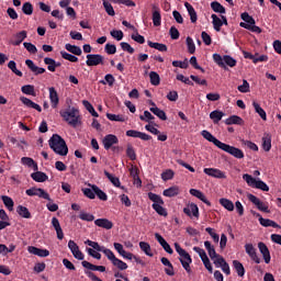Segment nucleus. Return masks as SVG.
<instances>
[{
    "label": "nucleus",
    "mask_w": 281,
    "mask_h": 281,
    "mask_svg": "<svg viewBox=\"0 0 281 281\" xmlns=\"http://www.w3.org/2000/svg\"><path fill=\"white\" fill-rule=\"evenodd\" d=\"M104 176L115 188H121L122 183L120 182V178L115 177L114 175L110 173L109 171H104Z\"/></svg>",
    "instance_id": "nucleus-50"
},
{
    "label": "nucleus",
    "mask_w": 281,
    "mask_h": 281,
    "mask_svg": "<svg viewBox=\"0 0 281 281\" xmlns=\"http://www.w3.org/2000/svg\"><path fill=\"white\" fill-rule=\"evenodd\" d=\"M25 65L31 71H33L35 76H41L42 74H45V68H41L34 65V61L32 59H26Z\"/></svg>",
    "instance_id": "nucleus-25"
},
{
    "label": "nucleus",
    "mask_w": 281,
    "mask_h": 281,
    "mask_svg": "<svg viewBox=\"0 0 281 281\" xmlns=\"http://www.w3.org/2000/svg\"><path fill=\"white\" fill-rule=\"evenodd\" d=\"M155 238L167 254H175L172 247H170V244H168V241L165 240L164 236H161L159 233H156Z\"/></svg>",
    "instance_id": "nucleus-23"
},
{
    "label": "nucleus",
    "mask_w": 281,
    "mask_h": 281,
    "mask_svg": "<svg viewBox=\"0 0 281 281\" xmlns=\"http://www.w3.org/2000/svg\"><path fill=\"white\" fill-rule=\"evenodd\" d=\"M65 49H67V52H70V54H75V56H82V48H80L79 46L66 44Z\"/></svg>",
    "instance_id": "nucleus-49"
},
{
    "label": "nucleus",
    "mask_w": 281,
    "mask_h": 281,
    "mask_svg": "<svg viewBox=\"0 0 281 281\" xmlns=\"http://www.w3.org/2000/svg\"><path fill=\"white\" fill-rule=\"evenodd\" d=\"M97 227H102V229H113V222L109 218H98L94 221Z\"/></svg>",
    "instance_id": "nucleus-30"
},
{
    "label": "nucleus",
    "mask_w": 281,
    "mask_h": 281,
    "mask_svg": "<svg viewBox=\"0 0 281 281\" xmlns=\"http://www.w3.org/2000/svg\"><path fill=\"white\" fill-rule=\"evenodd\" d=\"M150 113L156 115V117H159V120H162V122H166L168 120V116L166 115V112L158 106L156 108H149Z\"/></svg>",
    "instance_id": "nucleus-37"
},
{
    "label": "nucleus",
    "mask_w": 281,
    "mask_h": 281,
    "mask_svg": "<svg viewBox=\"0 0 281 281\" xmlns=\"http://www.w3.org/2000/svg\"><path fill=\"white\" fill-rule=\"evenodd\" d=\"M252 106L255 109V112L259 114V117H261L263 122H267V112L265 111V109H262V106H260L259 103L256 101L252 102Z\"/></svg>",
    "instance_id": "nucleus-44"
},
{
    "label": "nucleus",
    "mask_w": 281,
    "mask_h": 281,
    "mask_svg": "<svg viewBox=\"0 0 281 281\" xmlns=\"http://www.w3.org/2000/svg\"><path fill=\"white\" fill-rule=\"evenodd\" d=\"M27 38V32L21 31L14 35V41L12 42V45L19 46Z\"/></svg>",
    "instance_id": "nucleus-35"
},
{
    "label": "nucleus",
    "mask_w": 281,
    "mask_h": 281,
    "mask_svg": "<svg viewBox=\"0 0 281 281\" xmlns=\"http://www.w3.org/2000/svg\"><path fill=\"white\" fill-rule=\"evenodd\" d=\"M261 142V147L265 153H269V150H271V136L269 134H265Z\"/></svg>",
    "instance_id": "nucleus-38"
},
{
    "label": "nucleus",
    "mask_w": 281,
    "mask_h": 281,
    "mask_svg": "<svg viewBox=\"0 0 281 281\" xmlns=\"http://www.w3.org/2000/svg\"><path fill=\"white\" fill-rule=\"evenodd\" d=\"M184 8L188 11L191 23H196V21L199 20V16L196 15V11L194 10V7H192V4H190V2H186Z\"/></svg>",
    "instance_id": "nucleus-31"
},
{
    "label": "nucleus",
    "mask_w": 281,
    "mask_h": 281,
    "mask_svg": "<svg viewBox=\"0 0 281 281\" xmlns=\"http://www.w3.org/2000/svg\"><path fill=\"white\" fill-rule=\"evenodd\" d=\"M103 8L109 16H115V9H113V4L109 2V0H102Z\"/></svg>",
    "instance_id": "nucleus-51"
},
{
    "label": "nucleus",
    "mask_w": 281,
    "mask_h": 281,
    "mask_svg": "<svg viewBox=\"0 0 281 281\" xmlns=\"http://www.w3.org/2000/svg\"><path fill=\"white\" fill-rule=\"evenodd\" d=\"M211 8L218 14H225V7H223V4H221L218 1L212 2Z\"/></svg>",
    "instance_id": "nucleus-54"
},
{
    "label": "nucleus",
    "mask_w": 281,
    "mask_h": 281,
    "mask_svg": "<svg viewBox=\"0 0 281 281\" xmlns=\"http://www.w3.org/2000/svg\"><path fill=\"white\" fill-rule=\"evenodd\" d=\"M27 251H29V254H32L33 256H38V258H47V256H49V250L41 249L36 246H29Z\"/></svg>",
    "instance_id": "nucleus-22"
},
{
    "label": "nucleus",
    "mask_w": 281,
    "mask_h": 281,
    "mask_svg": "<svg viewBox=\"0 0 281 281\" xmlns=\"http://www.w3.org/2000/svg\"><path fill=\"white\" fill-rule=\"evenodd\" d=\"M244 181H246L247 186L249 188H255L256 190H261V192H269V186L266 184L265 181H262L260 178H254L249 173L243 175Z\"/></svg>",
    "instance_id": "nucleus-7"
},
{
    "label": "nucleus",
    "mask_w": 281,
    "mask_h": 281,
    "mask_svg": "<svg viewBox=\"0 0 281 281\" xmlns=\"http://www.w3.org/2000/svg\"><path fill=\"white\" fill-rule=\"evenodd\" d=\"M257 216H258L259 223H260V225H262V227H273L274 229L280 228L278 223L273 222V220L263 218L262 215H260V213H257Z\"/></svg>",
    "instance_id": "nucleus-26"
},
{
    "label": "nucleus",
    "mask_w": 281,
    "mask_h": 281,
    "mask_svg": "<svg viewBox=\"0 0 281 281\" xmlns=\"http://www.w3.org/2000/svg\"><path fill=\"white\" fill-rule=\"evenodd\" d=\"M113 247L115 251H117L119 256H122L125 260H132L135 256L133 252L125 251L124 246L120 243H114Z\"/></svg>",
    "instance_id": "nucleus-20"
},
{
    "label": "nucleus",
    "mask_w": 281,
    "mask_h": 281,
    "mask_svg": "<svg viewBox=\"0 0 281 281\" xmlns=\"http://www.w3.org/2000/svg\"><path fill=\"white\" fill-rule=\"evenodd\" d=\"M86 58V65L88 67H98V65H104V56L100 54H88Z\"/></svg>",
    "instance_id": "nucleus-11"
},
{
    "label": "nucleus",
    "mask_w": 281,
    "mask_h": 281,
    "mask_svg": "<svg viewBox=\"0 0 281 281\" xmlns=\"http://www.w3.org/2000/svg\"><path fill=\"white\" fill-rule=\"evenodd\" d=\"M25 194H27V196H38L40 199H45L46 201H52L49 193H47L46 191H44L41 188L33 187L31 189H27L25 191Z\"/></svg>",
    "instance_id": "nucleus-12"
},
{
    "label": "nucleus",
    "mask_w": 281,
    "mask_h": 281,
    "mask_svg": "<svg viewBox=\"0 0 281 281\" xmlns=\"http://www.w3.org/2000/svg\"><path fill=\"white\" fill-rule=\"evenodd\" d=\"M211 19L213 23V30H215V32H221V27H223V21L221 18H218L216 14H212Z\"/></svg>",
    "instance_id": "nucleus-45"
},
{
    "label": "nucleus",
    "mask_w": 281,
    "mask_h": 281,
    "mask_svg": "<svg viewBox=\"0 0 281 281\" xmlns=\"http://www.w3.org/2000/svg\"><path fill=\"white\" fill-rule=\"evenodd\" d=\"M60 117L71 126L72 128H78L82 126V114H80V109L69 105L68 108L59 111Z\"/></svg>",
    "instance_id": "nucleus-3"
},
{
    "label": "nucleus",
    "mask_w": 281,
    "mask_h": 281,
    "mask_svg": "<svg viewBox=\"0 0 281 281\" xmlns=\"http://www.w3.org/2000/svg\"><path fill=\"white\" fill-rule=\"evenodd\" d=\"M138 245H139L140 251H143L149 258H153L154 254H153V248H150V244L146 241H139Z\"/></svg>",
    "instance_id": "nucleus-41"
},
{
    "label": "nucleus",
    "mask_w": 281,
    "mask_h": 281,
    "mask_svg": "<svg viewBox=\"0 0 281 281\" xmlns=\"http://www.w3.org/2000/svg\"><path fill=\"white\" fill-rule=\"evenodd\" d=\"M220 205H222L224 210H227V212H234V202L227 198L220 199Z\"/></svg>",
    "instance_id": "nucleus-39"
},
{
    "label": "nucleus",
    "mask_w": 281,
    "mask_h": 281,
    "mask_svg": "<svg viewBox=\"0 0 281 281\" xmlns=\"http://www.w3.org/2000/svg\"><path fill=\"white\" fill-rule=\"evenodd\" d=\"M101 85H109L110 87H113L115 85V77L113 75L108 74L104 76V80H100Z\"/></svg>",
    "instance_id": "nucleus-55"
},
{
    "label": "nucleus",
    "mask_w": 281,
    "mask_h": 281,
    "mask_svg": "<svg viewBox=\"0 0 281 281\" xmlns=\"http://www.w3.org/2000/svg\"><path fill=\"white\" fill-rule=\"evenodd\" d=\"M204 175H207V177H213L214 179H227L225 172L216 168H204Z\"/></svg>",
    "instance_id": "nucleus-18"
},
{
    "label": "nucleus",
    "mask_w": 281,
    "mask_h": 281,
    "mask_svg": "<svg viewBox=\"0 0 281 281\" xmlns=\"http://www.w3.org/2000/svg\"><path fill=\"white\" fill-rule=\"evenodd\" d=\"M162 181H170L175 179V171L172 169H167L161 173Z\"/></svg>",
    "instance_id": "nucleus-59"
},
{
    "label": "nucleus",
    "mask_w": 281,
    "mask_h": 281,
    "mask_svg": "<svg viewBox=\"0 0 281 281\" xmlns=\"http://www.w3.org/2000/svg\"><path fill=\"white\" fill-rule=\"evenodd\" d=\"M213 60L218 67H223L224 69L225 65H227V67H236V59L229 55L221 56L220 54H213Z\"/></svg>",
    "instance_id": "nucleus-9"
},
{
    "label": "nucleus",
    "mask_w": 281,
    "mask_h": 281,
    "mask_svg": "<svg viewBox=\"0 0 281 281\" xmlns=\"http://www.w3.org/2000/svg\"><path fill=\"white\" fill-rule=\"evenodd\" d=\"M10 216H8V213L5 210H0V229H5V227H10Z\"/></svg>",
    "instance_id": "nucleus-28"
},
{
    "label": "nucleus",
    "mask_w": 281,
    "mask_h": 281,
    "mask_svg": "<svg viewBox=\"0 0 281 281\" xmlns=\"http://www.w3.org/2000/svg\"><path fill=\"white\" fill-rule=\"evenodd\" d=\"M233 269H235V271L239 278L245 277V266H243V263L240 261L233 260Z\"/></svg>",
    "instance_id": "nucleus-36"
},
{
    "label": "nucleus",
    "mask_w": 281,
    "mask_h": 281,
    "mask_svg": "<svg viewBox=\"0 0 281 281\" xmlns=\"http://www.w3.org/2000/svg\"><path fill=\"white\" fill-rule=\"evenodd\" d=\"M49 147L56 155L60 157H67L69 154V147H67V143L65 138H61L60 135L54 134L48 140Z\"/></svg>",
    "instance_id": "nucleus-4"
},
{
    "label": "nucleus",
    "mask_w": 281,
    "mask_h": 281,
    "mask_svg": "<svg viewBox=\"0 0 281 281\" xmlns=\"http://www.w3.org/2000/svg\"><path fill=\"white\" fill-rule=\"evenodd\" d=\"M149 79H150V85L154 87H159L161 82V78L159 77V74L151 71L149 72Z\"/></svg>",
    "instance_id": "nucleus-52"
},
{
    "label": "nucleus",
    "mask_w": 281,
    "mask_h": 281,
    "mask_svg": "<svg viewBox=\"0 0 281 281\" xmlns=\"http://www.w3.org/2000/svg\"><path fill=\"white\" fill-rule=\"evenodd\" d=\"M20 102H22V104H24V106H26V109H34L38 113H41L43 111V108H41V105H38L34 101H32L31 99H27L26 97H21Z\"/></svg>",
    "instance_id": "nucleus-24"
},
{
    "label": "nucleus",
    "mask_w": 281,
    "mask_h": 281,
    "mask_svg": "<svg viewBox=\"0 0 281 281\" xmlns=\"http://www.w3.org/2000/svg\"><path fill=\"white\" fill-rule=\"evenodd\" d=\"M106 117L110 120V122H126V119H124L122 114L106 113Z\"/></svg>",
    "instance_id": "nucleus-57"
},
{
    "label": "nucleus",
    "mask_w": 281,
    "mask_h": 281,
    "mask_svg": "<svg viewBox=\"0 0 281 281\" xmlns=\"http://www.w3.org/2000/svg\"><path fill=\"white\" fill-rule=\"evenodd\" d=\"M224 116H225V113L218 110H214L213 112L210 113V119L214 124H218V122H221Z\"/></svg>",
    "instance_id": "nucleus-40"
},
{
    "label": "nucleus",
    "mask_w": 281,
    "mask_h": 281,
    "mask_svg": "<svg viewBox=\"0 0 281 281\" xmlns=\"http://www.w3.org/2000/svg\"><path fill=\"white\" fill-rule=\"evenodd\" d=\"M258 249H259L266 265H269V262H271V252L269 251V247H267V244L260 241L258 244Z\"/></svg>",
    "instance_id": "nucleus-21"
},
{
    "label": "nucleus",
    "mask_w": 281,
    "mask_h": 281,
    "mask_svg": "<svg viewBox=\"0 0 281 281\" xmlns=\"http://www.w3.org/2000/svg\"><path fill=\"white\" fill-rule=\"evenodd\" d=\"M48 99L50 102L52 109H58V105L60 104V97L58 95V91L55 87L48 88Z\"/></svg>",
    "instance_id": "nucleus-13"
},
{
    "label": "nucleus",
    "mask_w": 281,
    "mask_h": 281,
    "mask_svg": "<svg viewBox=\"0 0 281 281\" xmlns=\"http://www.w3.org/2000/svg\"><path fill=\"white\" fill-rule=\"evenodd\" d=\"M183 214L189 216V218H196L199 221V205L195 203H189L184 209H183Z\"/></svg>",
    "instance_id": "nucleus-14"
},
{
    "label": "nucleus",
    "mask_w": 281,
    "mask_h": 281,
    "mask_svg": "<svg viewBox=\"0 0 281 281\" xmlns=\"http://www.w3.org/2000/svg\"><path fill=\"white\" fill-rule=\"evenodd\" d=\"M16 212L21 218H32V213H30V210L26 206L19 205Z\"/></svg>",
    "instance_id": "nucleus-43"
},
{
    "label": "nucleus",
    "mask_w": 281,
    "mask_h": 281,
    "mask_svg": "<svg viewBox=\"0 0 281 281\" xmlns=\"http://www.w3.org/2000/svg\"><path fill=\"white\" fill-rule=\"evenodd\" d=\"M21 164L23 166H27V168H33V170H35V171L38 170V164H36V161H34V159L31 157H22Z\"/></svg>",
    "instance_id": "nucleus-33"
},
{
    "label": "nucleus",
    "mask_w": 281,
    "mask_h": 281,
    "mask_svg": "<svg viewBox=\"0 0 281 281\" xmlns=\"http://www.w3.org/2000/svg\"><path fill=\"white\" fill-rule=\"evenodd\" d=\"M204 247H205L211 260H214V258H216L218 254H216V248H214V245H212V241H210V240L204 241Z\"/></svg>",
    "instance_id": "nucleus-34"
},
{
    "label": "nucleus",
    "mask_w": 281,
    "mask_h": 281,
    "mask_svg": "<svg viewBox=\"0 0 281 281\" xmlns=\"http://www.w3.org/2000/svg\"><path fill=\"white\" fill-rule=\"evenodd\" d=\"M148 199L149 201H153L151 207L159 214V216H168V211L164 209V199L153 192L148 193Z\"/></svg>",
    "instance_id": "nucleus-8"
},
{
    "label": "nucleus",
    "mask_w": 281,
    "mask_h": 281,
    "mask_svg": "<svg viewBox=\"0 0 281 281\" xmlns=\"http://www.w3.org/2000/svg\"><path fill=\"white\" fill-rule=\"evenodd\" d=\"M52 226L54 227L57 234L58 240H63V238H65V233H63V227H60V222L56 217L52 218Z\"/></svg>",
    "instance_id": "nucleus-29"
},
{
    "label": "nucleus",
    "mask_w": 281,
    "mask_h": 281,
    "mask_svg": "<svg viewBox=\"0 0 281 281\" xmlns=\"http://www.w3.org/2000/svg\"><path fill=\"white\" fill-rule=\"evenodd\" d=\"M239 25L244 27V30H249L250 32H255V34L262 33V29H260V26H257L256 24H247L245 22H240Z\"/></svg>",
    "instance_id": "nucleus-42"
},
{
    "label": "nucleus",
    "mask_w": 281,
    "mask_h": 281,
    "mask_svg": "<svg viewBox=\"0 0 281 281\" xmlns=\"http://www.w3.org/2000/svg\"><path fill=\"white\" fill-rule=\"evenodd\" d=\"M164 196L172 199V196H179L181 194V189L178 186H172L162 192Z\"/></svg>",
    "instance_id": "nucleus-27"
},
{
    "label": "nucleus",
    "mask_w": 281,
    "mask_h": 281,
    "mask_svg": "<svg viewBox=\"0 0 281 281\" xmlns=\"http://www.w3.org/2000/svg\"><path fill=\"white\" fill-rule=\"evenodd\" d=\"M248 200L250 201V203L256 205L259 212H265L266 214H269L271 212L269 210V204L267 202H262L258 196L250 193L248 194Z\"/></svg>",
    "instance_id": "nucleus-10"
},
{
    "label": "nucleus",
    "mask_w": 281,
    "mask_h": 281,
    "mask_svg": "<svg viewBox=\"0 0 281 281\" xmlns=\"http://www.w3.org/2000/svg\"><path fill=\"white\" fill-rule=\"evenodd\" d=\"M187 47H188V52L189 54H194V52H196V45H194V40H192V37H187Z\"/></svg>",
    "instance_id": "nucleus-63"
},
{
    "label": "nucleus",
    "mask_w": 281,
    "mask_h": 281,
    "mask_svg": "<svg viewBox=\"0 0 281 281\" xmlns=\"http://www.w3.org/2000/svg\"><path fill=\"white\" fill-rule=\"evenodd\" d=\"M189 193L191 194V196H195V199H199L200 201H202V203H205V205H207L209 207H212V202L207 200V198L205 196V193L202 192L201 190L190 189Z\"/></svg>",
    "instance_id": "nucleus-19"
},
{
    "label": "nucleus",
    "mask_w": 281,
    "mask_h": 281,
    "mask_svg": "<svg viewBox=\"0 0 281 281\" xmlns=\"http://www.w3.org/2000/svg\"><path fill=\"white\" fill-rule=\"evenodd\" d=\"M157 124L155 122H150L149 124L145 125V130L148 131V133H151V135H159V130H157Z\"/></svg>",
    "instance_id": "nucleus-62"
},
{
    "label": "nucleus",
    "mask_w": 281,
    "mask_h": 281,
    "mask_svg": "<svg viewBox=\"0 0 281 281\" xmlns=\"http://www.w3.org/2000/svg\"><path fill=\"white\" fill-rule=\"evenodd\" d=\"M153 24L155 27H159V25H161V12H159V10L153 12Z\"/></svg>",
    "instance_id": "nucleus-56"
},
{
    "label": "nucleus",
    "mask_w": 281,
    "mask_h": 281,
    "mask_svg": "<svg viewBox=\"0 0 281 281\" xmlns=\"http://www.w3.org/2000/svg\"><path fill=\"white\" fill-rule=\"evenodd\" d=\"M225 124L227 126H232V124H237L239 126H241L243 124V119L238 115H232L228 119L225 120Z\"/></svg>",
    "instance_id": "nucleus-48"
},
{
    "label": "nucleus",
    "mask_w": 281,
    "mask_h": 281,
    "mask_svg": "<svg viewBox=\"0 0 281 281\" xmlns=\"http://www.w3.org/2000/svg\"><path fill=\"white\" fill-rule=\"evenodd\" d=\"M31 178L33 179V181H36V183H45V181H47V179H49V177L46 176V173L42 172V171L33 172L31 175Z\"/></svg>",
    "instance_id": "nucleus-32"
},
{
    "label": "nucleus",
    "mask_w": 281,
    "mask_h": 281,
    "mask_svg": "<svg viewBox=\"0 0 281 281\" xmlns=\"http://www.w3.org/2000/svg\"><path fill=\"white\" fill-rule=\"evenodd\" d=\"M237 90L239 91V93H249V91H251L250 86H249V81L244 79L243 85L238 86Z\"/></svg>",
    "instance_id": "nucleus-58"
},
{
    "label": "nucleus",
    "mask_w": 281,
    "mask_h": 281,
    "mask_svg": "<svg viewBox=\"0 0 281 281\" xmlns=\"http://www.w3.org/2000/svg\"><path fill=\"white\" fill-rule=\"evenodd\" d=\"M1 201L3 202V205L9 210V212H12L14 210V200L8 195H2Z\"/></svg>",
    "instance_id": "nucleus-46"
},
{
    "label": "nucleus",
    "mask_w": 281,
    "mask_h": 281,
    "mask_svg": "<svg viewBox=\"0 0 281 281\" xmlns=\"http://www.w3.org/2000/svg\"><path fill=\"white\" fill-rule=\"evenodd\" d=\"M44 63L45 65H47L48 71H53V72L56 71V60L49 57H45Z\"/></svg>",
    "instance_id": "nucleus-60"
},
{
    "label": "nucleus",
    "mask_w": 281,
    "mask_h": 281,
    "mask_svg": "<svg viewBox=\"0 0 281 281\" xmlns=\"http://www.w3.org/2000/svg\"><path fill=\"white\" fill-rule=\"evenodd\" d=\"M245 251L249 256L250 260H252V262H255L256 265H260L261 259L258 256V252L256 251V247H254V244H246Z\"/></svg>",
    "instance_id": "nucleus-17"
},
{
    "label": "nucleus",
    "mask_w": 281,
    "mask_h": 281,
    "mask_svg": "<svg viewBox=\"0 0 281 281\" xmlns=\"http://www.w3.org/2000/svg\"><path fill=\"white\" fill-rule=\"evenodd\" d=\"M147 45L151 47V49H157L158 52H168V46H166V44L148 41Z\"/></svg>",
    "instance_id": "nucleus-47"
},
{
    "label": "nucleus",
    "mask_w": 281,
    "mask_h": 281,
    "mask_svg": "<svg viewBox=\"0 0 281 281\" xmlns=\"http://www.w3.org/2000/svg\"><path fill=\"white\" fill-rule=\"evenodd\" d=\"M85 245H88L89 247H92V249H95L97 251H101L102 254H104L108 260L112 262L113 267H116V269H120V271H126V269H128V265L122 261V259H119L117 257H115V254L112 252L111 249L104 246H100V244L91 239L86 240Z\"/></svg>",
    "instance_id": "nucleus-2"
},
{
    "label": "nucleus",
    "mask_w": 281,
    "mask_h": 281,
    "mask_svg": "<svg viewBox=\"0 0 281 281\" xmlns=\"http://www.w3.org/2000/svg\"><path fill=\"white\" fill-rule=\"evenodd\" d=\"M21 91L22 93H24L25 95H34V86L32 85H26V86H23L21 88Z\"/></svg>",
    "instance_id": "nucleus-64"
},
{
    "label": "nucleus",
    "mask_w": 281,
    "mask_h": 281,
    "mask_svg": "<svg viewBox=\"0 0 281 281\" xmlns=\"http://www.w3.org/2000/svg\"><path fill=\"white\" fill-rule=\"evenodd\" d=\"M22 12H23V14H26L27 16H32V14L34 13V7L30 2H25L22 5Z\"/></svg>",
    "instance_id": "nucleus-53"
},
{
    "label": "nucleus",
    "mask_w": 281,
    "mask_h": 281,
    "mask_svg": "<svg viewBox=\"0 0 281 281\" xmlns=\"http://www.w3.org/2000/svg\"><path fill=\"white\" fill-rule=\"evenodd\" d=\"M90 188H83L81 189V192L87 196V199H95V195L100 201H109V195L104 191H102L98 186L95 184H89Z\"/></svg>",
    "instance_id": "nucleus-6"
},
{
    "label": "nucleus",
    "mask_w": 281,
    "mask_h": 281,
    "mask_svg": "<svg viewBox=\"0 0 281 281\" xmlns=\"http://www.w3.org/2000/svg\"><path fill=\"white\" fill-rule=\"evenodd\" d=\"M205 232L211 236L214 243H218L221 237L217 235L216 231L212 227H206Z\"/></svg>",
    "instance_id": "nucleus-61"
},
{
    "label": "nucleus",
    "mask_w": 281,
    "mask_h": 281,
    "mask_svg": "<svg viewBox=\"0 0 281 281\" xmlns=\"http://www.w3.org/2000/svg\"><path fill=\"white\" fill-rule=\"evenodd\" d=\"M68 249H70L74 258H76V260H85V254H82V250H80V246H78V244H76V241L74 240H69L68 241Z\"/></svg>",
    "instance_id": "nucleus-15"
},
{
    "label": "nucleus",
    "mask_w": 281,
    "mask_h": 281,
    "mask_svg": "<svg viewBox=\"0 0 281 281\" xmlns=\"http://www.w3.org/2000/svg\"><path fill=\"white\" fill-rule=\"evenodd\" d=\"M175 249L177 251V254L179 255V261L182 266V268L184 269V271H187V273H192V268L190 267L191 262H192V256H190L186 249H183L181 247V245H179V243H175Z\"/></svg>",
    "instance_id": "nucleus-5"
},
{
    "label": "nucleus",
    "mask_w": 281,
    "mask_h": 281,
    "mask_svg": "<svg viewBox=\"0 0 281 281\" xmlns=\"http://www.w3.org/2000/svg\"><path fill=\"white\" fill-rule=\"evenodd\" d=\"M201 135L204 139H206V142H211V144H214V146L220 148V150H223L224 153H227L228 155H231L235 159H245V151H243V149H240L238 147H234L232 145H227V144L218 140L207 130H203L201 132Z\"/></svg>",
    "instance_id": "nucleus-1"
},
{
    "label": "nucleus",
    "mask_w": 281,
    "mask_h": 281,
    "mask_svg": "<svg viewBox=\"0 0 281 281\" xmlns=\"http://www.w3.org/2000/svg\"><path fill=\"white\" fill-rule=\"evenodd\" d=\"M102 144L105 150H111V147L120 144V139L113 134H108L103 137Z\"/></svg>",
    "instance_id": "nucleus-16"
}]
</instances>
